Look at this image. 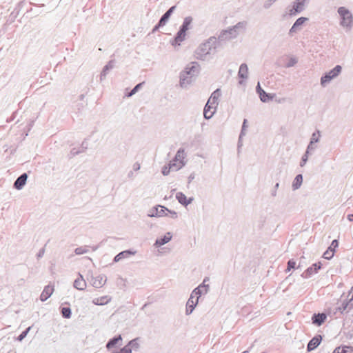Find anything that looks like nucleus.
Wrapping results in <instances>:
<instances>
[{
  "label": "nucleus",
  "instance_id": "nucleus-55",
  "mask_svg": "<svg viewBox=\"0 0 353 353\" xmlns=\"http://www.w3.org/2000/svg\"><path fill=\"white\" fill-rule=\"evenodd\" d=\"M140 164L138 163H135L134 165H133V170H135V171H137L140 169Z\"/></svg>",
  "mask_w": 353,
  "mask_h": 353
},
{
  "label": "nucleus",
  "instance_id": "nucleus-57",
  "mask_svg": "<svg viewBox=\"0 0 353 353\" xmlns=\"http://www.w3.org/2000/svg\"><path fill=\"white\" fill-rule=\"evenodd\" d=\"M91 248H92V251H96L98 249L99 246L95 245V246H92Z\"/></svg>",
  "mask_w": 353,
  "mask_h": 353
},
{
  "label": "nucleus",
  "instance_id": "nucleus-23",
  "mask_svg": "<svg viewBox=\"0 0 353 353\" xmlns=\"http://www.w3.org/2000/svg\"><path fill=\"white\" fill-rule=\"evenodd\" d=\"M256 92L259 94L260 99L262 102H267L270 99H272L270 94L266 93L260 86L259 83L256 88Z\"/></svg>",
  "mask_w": 353,
  "mask_h": 353
},
{
  "label": "nucleus",
  "instance_id": "nucleus-25",
  "mask_svg": "<svg viewBox=\"0 0 353 353\" xmlns=\"http://www.w3.org/2000/svg\"><path fill=\"white\" fill-rule=\"evenodd\" d=\"M111 297L108 296H103L101 297L94 298L92 299V303L96 305H104L108 304L111 301Z\"/></svg>",
  "mask_w": 353,
  "mask_h": 353
},
{
  "label": "nucleus",
  "instance_id": "nucleus-46",
  "mask_svg": "<svg viewBox=\"0 0 353 353\" xmlns=\"http://www.w3.org/2000/svg\"><path fill=\"white\" fill-rule=\"evenodd\" d=\"M309 155L310 154H308L306 152H305V154L302 156V158H301V162H300V166L301 167H303L305 165V163H307V161L308 160Z\"/></svg>",
  "mask_w": 353,
  "mask_h": 353
},
{
  "label": "nucleus",
  "instance_id": "nucleus-59",
  "mask_svg": "<svg viewBox=\"0 0 353 353\" xmlns=\"http://www.w3.org/2000/svg\"><path fill=\"white\" fill-rule=\"evenodd\" d=\"M279 184L278 183H276V185H275V188H276H276H279Z\"/></svg>",
  "mask_w": 353,
  "mask_h": 353
},
{
  "label": "nucleus",
  "instance_id": "nucleus-18",
  "mask_svg": "<svg viewBox=\"0 0 353 353\" xmlns=\"http://www.w3.org/2000/svg\"><path fill=\"white\" fill-rule=\"evenodd\" d=\"M136 254L135 251L131 250H124L119 252L117 255H116L114 258V262L117 263L123 259L129 258L132 255H134Z\"/></svg>",
  "mask_w": 353,
  "mask_h": 353
},
{
  "label": "nucleus",
  "instance_id": "nucleus-1",
  "mask_svg": "<svg viewBox=\"0 0 353 353\" xmlns=\"http://www.w3.org/2000/svg\"><path fill=\"white\" fill-rule=\"evenodd\" d=\"M216 39L214 37L209 38L206 41L201 43L195 51V57L197 59L202 61L209 60L212 53L216 49Z\"/></svg>",
  "mask_w": 353,
  "mask_h": 353
},
{
  "label": "nucleus",
  "instance_id": "nucleus-35",
  "mask_svg": "<svg viewBox=\"0 0 353 353\" xmlns=\"http://www.w3.org/2000/svg\"><path fill=\"white\" fill-rule=\"evenodd\" d=\"M89 248H90V246H88V245H84V246L77 248L74 250V253L77 255L86 254L89 252Z\"/></svg>",
  "mask_w": 353,
  "mask_h": 353
},
{
  "label": "nucleus",
  "instance_id": "nucleus-49",
  "mask_svg": "<svg viewBox=\"0 0 353 353\" xmlns=\"http://www.w3.org/2000/svg\"><path fill=\"white\" fill-rule=\"evenodd\" d=\"M112 353H132V350H130L128 347H123L119 351L114 352Z\"/></svg>",
  "mask_w": 353,
  "mask_h": 353
},
{
  "label": "nucleus",
  "instance_id": "nucleus-14",
  "mask_svg": "<svg viewBox=\"0 0 353 353\" xmlns=\"http://www.w3.org/2000/svg\"><path fill=\"white\" fill-rule=\"evenodd\" d=\"M321 340L322 337L321 335H317L313 337L307 344V350L308 352L314 350L320 345Z\"/></svg>",
  "mask_w": 353,
  "mask_h": 353
},
{
  "label": "nucleus",
  "instance_id": "nucleus-29",
  "mask_svg": "<svg viewBox=\"0 0 353 353\" xmlns=\"http://www.w3.org/2000/svg\"><path fill=\"white\" fill-rule=\"evenodd\" d=\"M302 183H303V176H302V174H299L296 176V177L294 178V179L292 182V188L293 190H298L301 186Z\"/></svg>",
  "mask_w": 353,
  "mask_h": 353
},
{
  "label": "nucleus",
  "instance_id": "nucleus-58",
  "mask_svg": "<svg viewBox=\"0 0 353 353\" xmlns=\"http://www.w3.org/2000/svg\"><path fill=\"white\" fill-rule=\"evenodd\" d=\"M208 279H209L208 278H205V279H204V280H203V283H205V282H207V281H208Z\"/></svg>",
  "mask_w": 353,
  "mask_h": 353
},
{
  "label": "nucleus",
  "instance_id": "nucleus-38",
  "mask_svg": "<svg viewBox=\"0 0 353 353\" xmlns=\"http://www.w3.org/2000/svg\"><path fill=\"white\" fill-rule=\"evenodd\" d=\"M352 308L350 307L349 306V304L347 303V301H343V303H341V305L340 307H338V310L341 312L343 313V312L345 311H347L348 312L349 310H350Z\"/></svg>",
  "mask_w": 353,
  "mask_h": 353
},
{
  "label": "nucleus",
  "instance_id": "nucleus-27",
  "mask_svg": "<svg viewBox=\"0 0 353 353\" xmlns=\"http://www.w3.org/2000/svg\"><path fill=\"white\" fill-rule=\"evenodd\" d=\"M114 68V61H110L103 68L101 72L100 80L103 81L105 79L108 72Z\"/></svg>",
  "mask_w": 353,
  "mask_h": 353
},
{
  "label": "nucleus",
  "instance_id": "nucleus-34",
  "mask_svg": "<svg viewBox=\"0 0 353 353\" xmlns=\"http://www.w3.org/2000/svg\"><path fill=\"white\" fill-rule=\"evenodd\" d=\"M176 164L175 163H170L168 165L163 166L162 168V174L164 176L168 175L172 168H176Z\"/></svg>",
  "mask_w": 353,
  "mask_h": 353
},
{
  "label": "nucleus",
  "instance_id": "nucleus-33",
  "mask_svg": "<svg viewBox=\"0 0 353 353\" xmlns=\"http://www.w3.org/2000/svg\"><path fill=\"white\" fill-rule=\"evenodd\" d=\"M333 353H353V350L352 347L347 346L338 347L334 350Z\"/></svg>",
  "mask_w": 353,
  "mask_h": 353
},
{
  "label": "nucleus",
  "instance_id": "nucleus-3",
  "mask_svg": "<svg viewBox=\"0 0 353 353\" xmlns=\"http://www.w3.org/2000/svg\"><path fill=\"white\" fill-rule=\"evenodd\" d=\"M245 21H240L235 26L228 28L227 30H222L219 35V40L221 41H229L237 37L240 31L243 30L246 27Z\"/></svg>",
  "mask_w": 353,
  "mask_h": 353
},
{
  "label": "nucleus",
  "instance_id": "nucleus-50",
  "mask_svg": "<svg viewBox=\"0 0 353 353\" xmlns=\"http://www.w3.org/2000/svg\"><path fill=\"white\" fill-rule=\"evenodd\" d=\"M339 246V241L336 239H334L332 241L330 246L328 248L329 249H334V252H335V248Z\"/></svg>",
  "mask_w": 353,
  "mask_h": 353
},
{
  "label": "nucleus",
  "instance_id": "nucleus-8",
  "mask_svg": "<svg viewBox=\"0 0 353 353\" xmlns=\"http://www.w3.org/2000/svg\"><path fill=\"white\" fill-rule=\"evenodd\" d=\"M308 21V18L307 17H299L296 19V21L294 23L292 28L289 30V34L293 35L294 33L297 32L301 29L302 26L305 22Z\"/></svg>",
  "mask_w": 353,
  "mask_h": 353
},
{
  "label": "nucleus",
  "instance_id": "nucleus-32",
  "mask_svg": "<svg viewBox=\"0 0 353 353\" xmlns=\"http://www.w3.org/2000/svg\"><path fill=\"white\" fill-rule=\"evenodd\" d=\"M246 128H247V119H244L243 123V125H242L241 132L240 133L239 138V141H238V148H239L242 145L241 139H242V137L243 136H245V129H246Z\"/></svg>",
  "mask_w": 353,
  "mask_h": 353
},
{
  "label": "nucleus",
  "instance_id": "nucleus-5",
  "mask_svg": "<svg viewBox=\"0 0 353 353\" xmlns=\"http://www.w3.org/2000/svg\"><path fill=\"white\" fill-rule=\"evenodd\" d=\"M337 12L340 17V26L346 31H350L353 27V15L345 7H339Z\"/></svg>",
  "mask_w": 353,
  "mask_h": 353
},
{
  "label": "nucleus",
  "instance_id": "nucleus-26",
  "mask_svg": "<svg viewBox=\"0 0 353 353\" xmlns=\"http://www.w3.org/2000/svg\"><path fill=\"white\" fill-rule=\"evenodd\" d=\"M303 10V8L300 6L296 2V1H295L294 2H293L292 8L289 10L288 14L290 16H294L299 13H301Z\"/></svg>",
  "mask_w": 353,
  "mask_h": 353
},
{
  "label": "nucleus",
  "instance_id": "nucleus-56",
  "mask_svg": "<svg viewBox=\"0 0 353 353\" xmlns=\"http://www.w3.org/2000/svg\"><path fill=\"white\" fill-rule=\"evenodd\" d=\"M347 218L348 221H353V214H348Z\"/></svg>",
  "mask_w": 353,
  "mask_h": 353
},
{
  "label": "nucleus",
  "instance_id": "nucleus-17",
  "mask_svg": "<svg viewBox=\"0 0 353 353\" xmlns=\"http://www.w3.org/2000/svg\"><path fill=\"white\" fill-rule=\"evenodd\" d=\"M176 199H177L180 204L185 207L190 204L194 199L192 197L188 199L186 196L183 192H177L176 194Z\"/></svg>",
  "mask_w": 353,
  "mask_h": 353
},
{
  "label": "nucleus",
  "instance_id": "nucleus-13",
  "mask_svg": "<svg viewBox=\"0 0 353 353\" xmlns=\"http://www.w3.org/2000/svg\"><path fill=\"white\" fill-rule=\"evenodd\" d=\"M221 96V91L219 88L214 90L210 97L209 98L208 103L214 105V108H216L219 104V99Z\"/></svg>",
  "mask_w": 353,
  "mask_h": 353
},
{
  "label": "nucleus",
  "instance_id": "nucleus-44",
  "mask_svg": "<svg viewBox=\"0 0 353 353\" xmlns=\"http://www.w3.org/2000/svg\"><path fill=\"white\" fill-rule=\"evenodd\" d=\"M349 299L347 301V303L349 304L350 307L352 309L353 308V288H351L350 291L348 294Z\"/></svg>",
  "mask_w": 353,
  "mask_h": 353
},
{
  "label": "nucleus",
  "instance_id": "nucleus-61",
  "mask_svg": "<svg viewBox=\"0 0 353 353\" xmlns=\"http://www.w3.org/2000/svg\"><path fill=\"white\" fill-rule=\"evenodd\" d=\"M272 195H273V196H275V195H276V191H275V192H273Z\"/></svg>",
  "mask_w": 353,
  "mask_h": 353
},
{
  "label": "nucleus",
  "instance_id": "nucleus-37",
  "mask_svg": "<svg viewBox=\"0 0 353 353\" xmlns=\"http://www.w3.org/2000/svg\"><path fill=\"white\" fill-rule=\"evenodd\" d=\"M125 347H128L130 350H137L139 345L137 342V339L131 340Z\"/></svg>",
  "mask_w": 353,
  "mask_h": 353
},
{
  "label": "nucleus",
  "instance_id": "nucleus-53",
  "mask_svg": "<svg viewBox=\"0 0 353 353\" xmlns=\"http://www.w3.org/2000/svg\"><path fill=\"white\" fill-rule=\"evenodd\" d=\"M195 173H191L188 177V183L190 184L195 179Z\"/></svg>",
  "mask_w": 353,
  "mask_h": 353
},
{
  "label": "nucleus",
  "instance_id": "nucleus-19",
  "mask_svg": "<svg viewBox=\"0 0 353 353\" xmlns=\"http://www.w3.org/2000/svg\"><path fill=\"white\" fill-rule=\"evenodd\" d=\"M73 286L79 290H84L85 289L86 282L81 274H79V277L74 280Z\"/></svg>",
  "mask_w": 353,
  "mask_h": 353
},
{
  "label": "nucleus",
  "instance_id": "nucleus-12",
  "mask_svg": "<svg viewBox=\"0 0 353 353\" xmlns=\"http://www.w3.org/2000/svg\"><path fill=\"white\" fill-rule=\"evenodd\" d=\"M28 179V174L26 173H23L20 175L14 183V188L18 190H21L23 186L26 185Z\"/></svg>",
  "mask_w": 353,
  "mask_h": 353
},
{
  "label": "nucleus",
  "instance_id": "nucleus-51",
  "mask_svg": "<svg viewBox=\"0 0 353 353\" xmlns=\"http://www.w3.org/2000/svg\"><path fill=\"white\" fill-rule=\"evenodd\" d=\"M166 212H168L170 216L174 219H177L178 217V215H177V213L175 212V211H172V210H170L168 209V210H166Z\"/></svg>",
  "mask_w": 353,
  "mask_h": 353
},
{
  "label": "nucleus",
  "instance_id": "nucleus-21",
  "mask_svg": "<svg viewBox=\"0 0 353 353\" xmlns=\"http://www.w3.org/2000/svg\"><path fill=\"white\" fill-rule=\"evenodd\" d=\"M216 108L213 106V105H211L210 103H207L205 105L204 111H203V115L205 119H211L214 114L215 113Z\"/></svg>",
  "mask_w": 353,
  "mask_h": 353
},
{
  "label": "nucleus",
  "instance_id": "nucleus-15",
  "mask_svg": "<svg viewBox=\"0 0 353 353\" xmlns=\"http://www.w3.org/2000/svg\"><path fill=\"white\" fill-rule=\"evenodd\" d=\"M327 316L324 313L314 314L312 316V322L314 325L321 326L326 320Z\"/></svg>",
  "mask_w": 353,
  "mask_h": 353
},
{
  "label": "nucleus",
  "instance_id": "nucleus-6",
  "mask_svg": "<svg viewBox=\"0 0 353 353\" xmlns=\"http://www.w3.org/2000/svg\"><path fill=\"white\" fill-rule=\"evenodd\" d=\"M342 67L339 65H336L333 69L325 73L321 78V85L325 87L332 79L337 77L341 72Z\"/></svg>",
  "mask_w": 353,
  "mask_h": 353
},
{
  "label": "nucleus",
  "instance_id": "nucleus-28",
  "mask_svg": "<svg viewBox=\"0 0 353 353\" xmlns=\"http://www.w3.org/2000/svg\"><path fill=\"white\" fill-rule=\"evenodd\" d=\"M248 67L246 63H242L239 70L238 76L241 79H248Z\"/></svg>",
  "mask_w": 353,
  "mask_h": 353
},
{
  "label": "nucleus",
  "instance_id": "nucleus-48",
  "mask_svg": "<svg viewBox=\"0 0 353 353\" xmlns=\"http://www.w3.org/2000/svg\"><path fill=\"white\" fill-rule=\"evenodd\" d=\"M295 265H296V262L294 261L293 260H290L288 262V268L286 269V272H290L291 270V269H293L295 268Z\"/></svg>",
  "mask_w": 353,
  "mask_h": 353
},
{
  "label": "nucleus",
  "instance_id": "nucleus-47",
  "mask_svg": "<svg viewBox=\"0 0 353 353\" xmlns=\"http://www.w3.org/2000/svg\"><path fill=\"white\" fill-rule=\"evenodd\" d=\"M276 1V0H265L263 3V8L265 9L270 8Z\"/></svg>",
  "mask_w": 353,
  "mask_h": 353
},
{
  "label": "nucleus",
  "instance_id": "nucleus-36",
  "mask_svg": "<svg viewBox=\"0 0 353 353\" xmlns=\"http://www.w3.org/2000/svg\"><path fill=\"white\" fill-rule=\"evenodd\" d=\"M320 138L321 132L317 130L316 131L312 133L310 142L314 144L320 141Z\"/></svg>",
  "mask_w": 353,
  "mask_h": 353
},
{
  "label": "nucleus",
  "instance_id": "nucleus-60",
  "mask_svg": "<svg viewBox=\"0 0 353 353\" xmlns=\"http://www.w3.org/2000/svg\"><path fill=\"white\" fill-rule=\"evenodd\" d=\"M242 353H249L248 350L243 351Z\"/></svg>",
  "mask_w": 353,
  "mask_h": 353
},
{
  "label": "nucleus",
  "instance_id": "nucleus-30",
  "mask_svg": "<svg viewBox=\"0 0 353 353\" xmlns=\"http://www.w3.org/2000/svg\"><path fill=\"white\" fill-rule=\"evenodd\" d=\"M122 341V337L121 335H119L117 336H115L112 339H111L106 344V347L110 350L114 347L119 341Z\"/></svg>",
  "mask_w": 353,
  "mask_h": 353
},
{
  "label": "nucleus",
  "instance_id": "nucleus-7",
  "mask_svg": "<svg viewBox=\"0 0 353 353\" xmlns=\"http://www.w3.org/2000/svg\"><path fill=\"white\" fill-rule=\"evenodd\" d=\"M166 210H168L167 208L158 205L150 209L148 211L147 215L149 217H163L168 215V214L166 213Z\"/></svg>",
  "mask_w": 353,
  "mask_h": 353
},
{
  "label": "nucleus",
  "instance_id": "nucleus-10",
  "mask_svg": "<svg viewBox=\"0 0 353 353\" xmlns=\"http://www.w3.org/2000/svg\"><path fill=\"white\" fill-rule=\"evenodd\" d=\"M176 6H173L171 8H170L161 17L157 26H155L154 30L157 29L160 26H163L165 25L167 21H168L169 18L170 17L172 13L175 10Z\"/></svg>",
  "mask_w": 353,
  "mask_h": 353
},
{
  "label": "nucleus",
  "instance_id": "nucleus-22",
  "mask_svg": "<svg viewBox=\"0 0 353 353\" xmlns=\"http://www.w3.org/2000/svg\"><path fill=\"white\" fill-rule=\"evenodd\" d=\"M106 282L105 276L99 275L95 278L92 279V285L96 288H101Z\"/></svg>",
  "mask_w": 353,
  "mask_h": 353
},
{
  "label": "nucleus",
  "instance_id": "nucleus-42",
  "mask_svg": "<svg viewBox=\"0 0 353 353\" xmlns=\"http://www.w3.org/2000/svg\"><path fill=\"white\" fill-rule=\"evenodd\" d=\"M31 327H28V328H26L24 331H23L21 334L18 336L17 338V340L19 341H21L22 340H23L27 334H28V332H30V330H31Z\"/></svg>",
  "mask_w": 353,
  "mask_h": 353
},
{
  "label": "nucleus",
  "instance_id": "nucleus-45",
  "mask_svg": "<svg viewBox=\"0 0 353 353\" xmlns=\"http://www.w3.org/2000/svg\"><path fill=\"white\" fill-rule=\"evenodd\" d=\"M316 147L314 145V144L310 142L307 147L305 152L308 154H310L313 151L316 150Z\"/></svg>",
  "mask_w": 353,
  "mask_h": 353
},
{
  "label": "nucleus",
  "instance_id": "nucleus-20",
  "mask_svg": "<svg viewBox=\"0 0 353 353\" xmlns=\"http://www.w3.org/2000/svg\"><path fill=\"white\" fill-rule=\"evenodd\" d=\"M186 32L179 29L174 39L171 41L172 46H180L181 43L185 40Z\"/></svg>",
  "mask_w": 353,
  "mask_h": 353
},
{
  "label": "nucleus",
  "instance_id": "nucleus-31",
  "mask_svg": "<svg viewBox=\"0 0 353 353\" xmlns=\"http://www.w3.org/2000/svg\"><path fill=\"white\" fill-rule=\"evenodd\" d=\"M192 19L191 17H187L184 19L183 24L180 27V30H183L186 32V31L189 29V26L192 23Z\"/></svg>",
  "mask_w": 353,
  "mask_h": 353
},
{
  "label": "nucleus",
  "instance_id": "nucleus-43",
  "mask_svg": "<svg viewBox=\"0 0 353 353\" xmlns=\"http://www.w3.org/2000/svg\"><path fill=\"white\" fill-rule=\"evenodd\" d=\"M298 62V60L296 57H290L288 62L286 63V68H291L294 66Z\"/></svg>",
  "mask_w": 353,
  "mask_h": 353
},
{
  "label": "nucleus",
  "instance_id": "nucleus-9",
  "mask_svg": "<svg viewBox=\"0 0 353 353\" xmlns=\"http://www.w3.org/2000/svg\"><path fill=\"white\" fill-rule=\"evenodd\" d=\"M321 268L320 262L314 263L311 267L308 268L302 274L301 276L305 279L311 277L313 274H316Z\"/></svg>",
  "mask_w": 353,
  "mask_h": 353
},
{
  "label": "nucleus",
  "instance_id": "nucleus-40",
  "mask_svg": "<svg viewBox=\"0 0 353 353\" xmlns=\"http://www.w3.org/2000/svg\"><path fill=\"white\" fill-rule=\"evenodd\" d=\"M334 249H327L324 253H323V258L327 260L331 259L334 256Z\"/></svg>",
  "mask_w": 353,
  "mask_h": 353
},
{
  "label": "nucleus",
  "instance_id": "nucleus-2",
  "mask_svg": "<svg viewBox=\"0 0 353 353\" xmlns=\"http://www.w3.org/2000/svg\"><path fill=\"white\" fill-rule=\"evenodd\" d=\"M209 285H199L191 292L190 296L186 303L185 314L190 315L197 305L199 299L202 294H207L209 290Z\"/></svg>",
  "mask_w": 353,
  "mask_h": 353
},
{
  "label": "nucleus",
  "instance_id": "nucleus-54",
  "mask_svg": "<svg viewBox=\"0 0 353 353\" xmlns=\"http://www.w3.org/2000/svg\"><path fill=\"white\" fill-rule=\"evenodd\" d=\"M44 253H45V248H41V249L39 251V252H38V254H37V258H38V259H40V258L43 257V255H44Z\"/></svg>",
  "mask_w": 353,
  "mask_h": 353
},
{
  "label": "nucleus",
  "instance_id": "nucleus-39",
  "mask_svg": "<svg viewBox=\"0 0 353 353\" xmlns=\"http://www.w3.org/2000/svg\"><path fill=\"white\" fill-rule=\"evenodd\" d=\"M61 314L64 318L70 319L71 316V309L68 307H62Z\"/></svg>",
  "mask_w": 353,
  "mask_h": 353
},
{
  "label": "nucleus",
  "instance_id": "nucleus-16",
  "mask_svg": "<svg viewBox=\"0 0 353 353\" xmlns=\"http://www.w3.org/2000/svg\"><path fill=\"white\" fill-rule=\"evenodd\" d=\"M172 234L171 232H167L163 237L159 238L155 241L154 245L156 248L163 245L171 241Z\"/></svg>",
  "mask_w": 353,
  "mask_h": 353
},
{
  "label": "nucleus",
  "instance_id": "nucleus-52",
  "mask_svg": "<svg viewBox=\"0 0 353 353\" xmlns=\"http://www.w3.org/2000/svg\"><path fill=\"white\" fill-rule=\"evenodd\" d=\"M298 4L305 9V5L308 3L309 0H296Z\"/></svg>",
  "mask_w": 353,
  "mask_h": 353
},
{
  "label": "nucleus",
  "instance_id": "nucleus-62",
  "mask_svg": "<svg viewBox=\"0 0 353 353\" xmlns=\"http://www.w3.org/2000/svg\"><path fill=\"white\" fill-rule=\"evenodd\" d=\"M201 285H207L206 283H202Z\"/></svg>",
  "mask_w": 353,
  "mask_h": 353
},
{
  "label": "nucleus",
  "instance_id": "nucleus-4",
  "mask_svg": "<svg viewBox=\"0 0 353 353\" xmlns=\"http://www.w3.org/2000/svg\"><path fill=\"white\" fill-rule=\"evenodd\" d=\"M198 72V65L196 63H192L191 65H188L185 70L180 74V85L183 88H187L193 81L194 77Z\"/></svg>",
  "mask_w": 353,
  "mask_h": 353
},
{
  "label": "nucleus",
  "instance_id": "nucleus-41",
  "mask_svg": "<svg viewBox=\"0 0 353 353\" xmlns=\"http://www.w3.org/2000/svg\"><path fill=\"white\" fill-rule=\"evenodd\" d=\"M143 83H140L136 85L134 88L127 94L128 97H132V95L135 94L138 90L141 88Z\"/></svg>",
  "mask_w": 353,
  "mask_h": 353
},
{
  "label": "nucleus",
  "instance_id": "nucleus-11",
  "mask_svg": "<svg viewBox=\"0 0 353 353\" xmlns=\"http://www.w3.org/2000/svg\"><path fill=\"white\" fill-rule=\"evenodd\" d=\"M185 159V150L183 148H180L174 157V161L178 162L179 165H176L175 170H179L183 166L185 165V162L183 161Z\"/></svg>",
  "mask_w": 353,
  "mask_h": 353
},
{
  "label": "nucleus",
  "instance_id": "nucleus-24",
  "mask_svg": "<svg viewBox=\"0 0 353 353\" xmlns=\"http://www.w3.org/2000/svg\"><path fill=\"white\" fill-rule=\"evenodd\" d=\"M53 291V287L50 285L46 286L40 295V300L41 301H46L52 295Z\"/></svg>",
  "mask_w": 353,
  "mask_h": 353
}]
</instances>
